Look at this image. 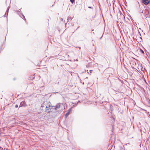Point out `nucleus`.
<instances>
[{
    "instance_id": "obj_12",
    "label": "nucleus",
    "mask_w": 150,
    "mask_h": 150,
    "mask_svg": "<svg viewBox=\"0 0 150 150\" xmlns=\"http://www.w3.org/2000/svg\"><path fill=\"white\" fill-rule=\"evenodd\" d=\"M18 107V105H17V104L15 106V107L16 108H17Z\"/></svg>"
},
{
    "instance_id": "obj_14",
    "label": "nucleus",
    "mask_w": 150,
    "mask_h": 150,
    "mask_svg": "<svg viewBox=\"0 0 150 150\" xmlns=\"http://www.w3.org/2000/svg\"><path fill=\"white\" fill-rule=\"evenodd\" d=\"M88 8H92V7H91V6H88Z\"/></svg>"
},
{
    "instance_id": "obj_1",
    "label": "nucleus",
    "mask_w": 150,
    "mask_h": 150,
    "mask_svg": "<svg viewBox=\"0 0 150 150\" xmlns=\"http://www.w3.org/2000/svg\"><path fill=\"white\" fill-rule=\"evenodd\" d=\"M50 102L47 101H45L43 103L41 104V107L44 108L45 109V111L48 112L49 110V108H50Z\"/></svg>"
},
{
    "instance_id": "obj_2",
    "label": "nucleus",
    "mask_w": 150,
    "mask_h": 150,
    "mask_svg": "<svg viewBox=\"0 0 150 150\" xmlns=\"http://www.w3.org/2000/svg\"><path fill=\"white\" fill-rule=\"evenodd\" d=\"M56 112H59L63 110L64 106L63 103H59L56 105Z\"/></svg>"
},
{
    "instance_id": "obj_11",
    "label": "nucleus",
    "mask_w": 150,
    "mask_h": 150,
    "mask_svg": "<svg viewBox=\"0 0 150 150\" xmlns=\"http://www.w3.org/2000/svg\"><path fill=\"white\" fill-rule=\"evenodd\" d=\"M140 51L142 53L144 54V51L142 49H140Z\"/></svg>"
},
{
    "instance_id": "obj_3",
    "label": "nucleus",
    "mask_w": 150,
    "mask_h": 150,
    "mask_svg": "<svg viewBox=\"0 0 150 150\" xmlns=\"http://www.w3.org/2000/svg\"><path fill=\"white\" fill-rule=\"evenodd\" d=\"M56 106H50V108H49V110H50L48 111V112H49L50 111L51 112H56V109L55 108H56Z\"/></svg>"
},
{
    "instance_id": "obj_4",
    "label": "nucleus",
    "mask_w": 150,
    "mask_h": 150,
    "mask_svg": "<svg viewBox=\"0 0 150 150\" xmlns=\"http://www.w3.org/2000/svg\"><path fill=\"white\" fill-rule=\"evenodd\" d=\"M26 106V104L25 102V101H23L21 102L19 108L21 107H22L23 106L25 107Z\"/></svg>"
},
{
    "instance_id": "obj_9",
    "label": "nucleus",
    "mask_w": 150,
    "mask_h": 150,
    "mask_svg": "<svg viewBox=\"0 0 150 150\" xmlns=\"http://www.w3.org/2000/svg\"><path fill=\"white\" fill-rule=\"evenodd\" d=\"M71 2L73 4L75 2V0H70Z\"/></svg>"
},
{
    "instance_id": "obj_16",
    "label": "nucleus",
    "mask_w": 150,
    "mask_h": 150,
    "mask_svg": "<svg viewBox=\"0 0 150 150\" xmlns=\"http://www.w3.org/2000/svg\"><path fill=\"white\" fill-rule=\"evenodd\" d=\"M23 18H24L25 20V16L23 15Z\"/></svg>"
},
{
    "instance_id": "obj_7",
    "label": "nucleus",
    "mask_w": 150,
    "mask_h": 150,
    "mask_svg": "<svg viewBox=\"0 0 150 150\" xmlns=\"http://www.w3.org/2000/svg\"><path fill=\"white\" fill-rule=\"evenodd\" d=\"M119 150H123V149L122 147L121 146H120L119 147Z\"/></svg>"
},
{
    "instance_id": "obj_15",
    "label": "nucleus",
    "mask_w": 150,
    "mask_h": 150,
    "mask_svg": "<svg viewBox=\"0 0 150 150\" xmlns=\"http://www.w3.org/2000/svg\"><path fill=\"white\" fill-rule=\"evenodd\" d=\"M92 71V70H90V73H91Z\"/></svg>"
},
{
    "instance_id": "obj_6",
    "label": "nucleus",
    "mask_w": 150,
    "mask_h": 150,
    "mask_svg": "<svg viewBox=\"0 0 150 150\" xmlns=\"http://www.w3.org/2000/svg\"><path fill=\"white\" fill-rule=\"evenodd\" d=\"M69 114V112H68L65 115V117L67 118Z\"/></svg>"
},
{
    "instance_id": "obj_13",
    "label": "nucleus",
    "mask_w": 150,
    "mask_h": 150,
    "mask_svg": "<svg viewBox=\"0 0 150 150\" xmlns=\"http://www.w3.org/2000/svg\"><path fill=\"white\" fill-rule=\"evenodd\" d=\"M71 19V18L70 17H68V18L67 19V20H69Z\"/></svg>"
},
{
    "instance_id": "obj_5",
    "label": "nucleus",
    "mask_w": 150,
    "mask_h": 150,
    "mask_svg": "<svg viewBox=\"0 0 150 150\" xmlns=\"http://www.w3.org/2000/svg\"><path fill=\"white\" fill-rule=\"evenodd\" d=\"M142 2L145 5H147L150 2V0H142Z\"/></svg>"
},
{
    "instance_id": "obj_18",
    "label": "nucleus",
    "mask_w": 150,
    "mask_h": 150,
    "mask_svg": "<svg viewBox=\"0 0 150 150\" xmlns=\"http://www.w3.org/2000/svg\"><path fill=\"white\" fill-rule=\"evenodd\" d=\"M102 38V37H101L100 38V39H101Z\"/></svg>"
},
{
    "instance_id": "obj_17",
    "label": "nucleus",
    "mask_w": 150,
    "mask_h": 150,
    "mask_svg": "<svg viewBox=\"0 0 150 150\" xmlns=\"http://www.w3.org/2000/svg\"><path fill=\"white\" fill-rule=\"evenodd\" d=\"M5 15H6V14H5L4 15V17H5Z\"/></svg>"
},
{
    "instance_id": "obj_10",
    "label": "nucleus",
    "mask_w": 150,
    "mask_h": 150,
    "mask_svg": "<svg viewBox=\"0 0 150 150\" xmlns=\"http://www.w3.org/2000/svg\"><path fill=\"white\" fill-rule=\"evenodd\" d=\"M71 110H72V108H70L68 110V112H69V113H70V112L71 111Z\"/></svg>"
},
{
    "instance_id": "obj_8",
    "label": "nucleus",
    "mask_w": 150,
    "mask_h": 150,
    "mask_svg": "<svg viewBox=\"0 0 150 150\" xmlns=\"http://www.w3.org/2000/svg\"><path fill=\"white\" fill-rule=\"evenodd\" d=\"M57 81H58L57 82H56V83H56H56L59 84V82H60V79H58V80H57Z\"/></svg>"
}]
</instances>
